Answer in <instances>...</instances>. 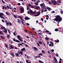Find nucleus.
Returning <instances> with one entry per match:
<instances>
[{
    "label": "nucleus",
    "mask_w": 63,
    "mask_h": 63,
    "mask_svg": "<svg viewBox=\"0 0 63 63\" xmlns=\"http://www.w3.org/2000/svg\"><path fill=\"white\" fill-rule=\"evenodd\" d=\"M18 21H17V22L18 23H19V24H21V21L19 19H17Z\"/></svg>",
    "instance_id": "11"
},
{
    "label": "nucleus",
    "mask_w": 63,
    "mask_h": 63,
    "mask_svg": "<svg viewBox=\"0 0 63 63\" xmlns=\"http://www.w3.org/2000/svg\"><path fill=\"white\" fill-rule=\"evenodd\" d=\"M51 3H52V4H53V3H54V1H53V0H51Z\"/></svg>",
    "instance_id": "38"
},
{
    "label": "nucleus",
    "mask_w": 63,
    "mask_h": 63,
    "mask_svg": "<svg viewBox=\"0 0 63 63\" xmlns=\"http://www.w3.org/2000/svg\"><path fill=\"white\" fill-rule=\"evenodd\" d=\"M62 10V11H61V14L62 15V14H63V10Z\"/></svg>",
    "instance_id": "51"
},
{
    "label": "nucleus",
    "mask_w": 63,
    "mask_h": 63,
    "mask_svg": "<svg viewBox=\"0 0 63 63\" xmlns=\"http://www.w3.org/2000/svg\"><path fill=\"white\" fill-rule=\"evenodd\" d=\"M14 48V47L13 46H11L10 49H13Z\"/></svg>",
    "instance_id": "37"
},
{
    "label": "nucleus",
    "mask_w": 63,
    "mask_h": 63,
    "mask_svg": "<svg viewBox=\"0 0 63 63\" xmlns=\"http://www.w3.org/2000/svg\"><path fill=\"white\" fill-rule=\"evenodd\" d=\"M18 16L19 18H20L21 19H22V17H21V16Z\"/></svg>",
    "instance_id": "36"
},
{
    "label": "nucleus",
    "mask_w": 63,
    "mask_h": 63,
    "mask_svg": "<svg viewBox=\"0 0 63 63\" xmlns=\"http://www.w3.org/2000/svg\"><path fill=\"white\" fill-rule=\"evenodd\" d=\"M38 61L39 62H40V63H42V61H40V60H39Z\"/></svg>",
    "instance_id": "57"
},
{
    "label": "nucleus",
    "mask_w": 63,
    "mask_h": 63,
    "mask_svg": "<svg viewBox=\"0 0 63 63\" xmlns=\"http://www.w3.org/2000/svg\"><path fill=\"white\" fill-rule=\"evenodd\" d=\"M45 40H48V39H50V38H48V37H46L45 38Z\"/></svg>",
    "instance_id": "20"
},
{
    "label": "nucleus",
    "mask_w": 63,
    "mask_h": 63,
    "mask_svg": "<svg viewBox=\"0 0 63 63\" xmlns=\"http://www.w3.org/2000/svg\"><path fill=\"white\" fill-rule=\"evenodd\" d=\"M10 35L9 34H8L7 36V37L8 38H9V37H10Z\"/></svg>",
    "instance_id": "28"
},
{
    "label": "nucleus",
    "mask_w": 63,
    "mask_h": 63,
    "mask_svg": "<svg viewBox=\"0 0 63 63\" xmlns=\"http://www.w3.org/2000/svg\"><path fill=\"white\" fill-rule=\"evenodd\" d=\"M26 25H29V24L28 23H27L26 24Z\"/></svg>",
    "instance_id": "64"
},
{
    "label": "nucleus",
    "mask_w": 63,
    "mask_h": 63,
    "mask_svg": "<svg viewBox=\"0 0 63 63\" xmlns=\"http://www.w3.org/2000/svg\"><path fill=\"white\" fill-rule=\"evenodd\" d=\"M55 13V12L54 11H53L51 12V14H54V13Z\"/></svg>",
    "instance_id": "24"
},
{
    "label": "nucleus",
    "mask_w": 63,
    "mask_h": 63,
    "mask_svg": "<svg viewBox=\"0 0 63 63\" xmlns=\"http://www.w3.org/2000/svg\"><path fill=\"white\" fill-rule=\"evenodd\" d=\"M1 21L3 22H5V21L3 20H2Z\"/></svg>",
    "instance_id": "60"
},
{
    "label": "nucleus",
    "mask_w": 63,
    "mask_h": 63,
    "mask_svg": "<svg viewBox=\"0 0 63 63\" xmlns=\"http://www.w3.org/2000/svg\"><path fill=\"white\" fill-rule=\"evenodd\" d=\"M40 6H41V7H43L44 6V3H43L42 4H40Z\"/></svg>",
    "instance_id": "23"
},
{
    "label": "nucleus",
    "mask_w": 63,
    "mask_h": 63,
    "mask_svg": "<svg viewBox=\"0 0 63 63\" xmlns=\"http://www.w3.org/2000/svg\"><path fill=\"white\" fill-rule=\"evenodd\" d=\"M35 8L36 10H39V9H40V7L38 6H36L35 7Z\"/></svg>",
    "instance_id": "7"
},
{
    "label": "nucleus",
    "mask_w": 63,
    "mask_h": 63,
    "mask_svg": "<svg viewBox=\"0 0 63 63\" xmlns=\"http://www.w3.org/2000/svg\"><path fill=\"white\" fill-rule=\"evenodd\" d=\"M13 34L14 36H16V33H15V32H14L13 33Z\"/></svg>",
    "instance_id": "50"
},
{
    "label": "nucleus",
    "mask_w": 63,
    "mask_h": 63,
    "mask_svg": "<svg viewBox=\"0 0 63 63\" xmlns=\"http://www.w3.org/2000/svg\"><path fill=\"white\" fill-rule=\"evenodd\" d=\"M5 46L6 47V48H8V45L6 44H5Z\"/></svg>",
    "instance_id": "26"
},
{
    "label": "nucleus",
    "mask_w": 63,
    "mask_h": 63,
    "mask_svg": "<svg viewBox=\"0 0 63 63\" xmlns=\"http://www.w3.org/2000/svg\"><path fill=\"white\" fill-rule=\"evenodd\" d=\"M26 63H29V62L28 61V60H26Z\"/></svg>",
    "instance_id": "44"
},
{
    "label": "nucleus",
    "mask_w": 63,
    "mask_h": 63,
    "mask_svg": "<svg viewBox=\"0 0 63 63\" xmlns=\"http://www.w3.org/2000/svg\"><path fill=\"white\" fill-rule=\"evenodd\" d=\"M0 34L1 35H2L3 34V32H2L1 31H0Z\"/></svg>",
    "instance_id": "33"
},
{
    "label": "nucleus",
    "mask_w": 63,
    "mask_h": 63,
    "mask_svg": "<svg viewBox=\"0 0 63 63\" xmlns=\"http://www.w3.org/2000/svg\"><path fill=\"white\" fill-rule=\"evenodd\" d=\"M24 19L26 20H27L28 19H30V18L28 17V16H26L25 17Z\"/></svg>",
    "instance_id": "4"
},
{
    "label": "nucleus",
    "mask_w": 63,
    "mask_h": 63,
    "mask_svg": "<svg viewBox=\"0 0 63 63\" xmlns=\"http://www.w3.org/2000/svg\"><path fill=\"white\" fill-rule=\"evenodd\" d=\"M34 16H38V15H37V14L36 15V14H35L34 15Z\"/></svg>",
    "instance_id": "49"
},
{
    "label": "nucleus",
    "mask_w": 63,
    "mask_h": 63,
    "mask_svg": "<svg viewBox=\"0 0 63 63\" xmlns=\"http://www.w3.org/2000/svg\"><path fill=\"white\" fill-rule=\"evenodd\" d=\"M25 48H22L21 49V50L22 51H25Z\"/></svg>",
    "instance_id": "14"
},
{
    "label": "nucleus",
    "mask_w": 63,
    "mask_h": 63,
    "mask_svg": "<svg viewBox=\"0 0 63 63\" xmlns=\"http://www.w3.org/2000/svg\"><path fill=\"white\" fill-rule=\"evenodd\" d=\"M56 18H54L55 21H58V22H60L62 20V18L59 15H57L55 16Z\"/></svg>",
    "instance_id": "1"
},
{
    "label": "nucleus",
    "mask_w": 63,
    "mask_h": 63,
    "mask_svg": "<svg viewBox=\"0 0 63 63\" xmlns=\"http://www.w3.org/2000/svg\"><path fill=\"white\" fill-rule=\"evenodd\" d=\"M26 38H27L28 39H29V37L28 36H26Z\"/></svg>",
    "instance_id": "62"
},
{
    "label": "nucleus",
    "mask_w": 63,
    "mask_h": 63,
    "mask_svg": "<svg viewBox=\"0 0 63 63\" xmlns=\"http://www.w3.org/2000/svg\"><path fill=\"white\" fill-rule=\"evenodd\" d=\"M46 17H48V18H49V16H48V15H47L46 16Z\"/></svg>",
    "instance_id": "41"
},
{
    "label": "nucleus",
    "mask_w": 63,
    "mask_h": 63,
    "mask_svg": "<svg viewBox=\"0 0 63 63\" xmlns=\"http://www.w3.org/2000/svg\"><path fill=\"white\" fill-rule=\"evenodd\" d=\"M6 24L7 25H9V22H7V23Z\"/></svg>",
    "instance_id": "61"
},
{
    "label": "nucleus",
    "mask_w": 63,
    "mask_h": 63,
    "mask_svg": "<svg viewBox=\"0 0 63 63\" xmlns=\"http://www.w3.org/2000/svg\"><path fill=\"white\" fill-rule=\"evenodd\" d=\"M22 54H23V52H22V51H21V55H22Z\"/></svg>",
    "instance_id": "52"
},
{
    "label": "nucleus",
    "mask_w": 63,
    "mask_h": 63,
    "mask_svg": "<svg viewBox=\"0 0 63 63\" xmlns=\"http://www.w3.org/2000/svg\"><path fill=\"white\" fill-rule=\"evenodd\" d=\"M54 61H57V59H56V58L55 57L54 58Z\"/></svg>",
    "instance_id": "31"
},
{
    "label": "nucleus",
    "mask_w": 63,
    "mask_h": 63,
    "mask_svg": "<svg viewBox=\"0 0 63 63\" xmlns=\"http://www.w3.org/2000/svg\"><path fill=\"white\" fill-rule=\"evenodd\" d=\"M21 22H22V24H23V25L24 26H25V24H24V22H23L22 21H21Z\"/></svg>",
    "instance_id": "25"
},
{
    "label": "nucleus",
    "mask_w": 63,
    "mask_h": 63,
    "mask_svg": "<svg viewBox=\"0 0 63 63\" xmlns=\"http://www.w3.org/2000/svg\"><path fill=\"white\" fill-rule=\"evenodd\" d=\"M0 38L2 39H4V37L3 36H2L1 35L0 36Z\"/></svg>",
    "instance_id": "27"
},
{
    "label": "nucleus",
    "mask_w": 63,
    "mask_h": 63,
    "mask_svg": "<svg viewBox=\"0 0 63 63\" xmlns=\"http://www.w3.org/2000/svg\"><path fill=\"white\" fill-rule=\"evenodd\" d=\"M47 45H49V41H47Z\"/></svg>",
    "instance_id": "34"
},
{
    "label": "nucleus",
    "mask_w": 63,
    "mask_h": 63,
    "mask_svg": "<svg viewBox=\"0 0 63 63\" xmlns=\"http://www.w3.org/2000/svg\"><path fill=\"white\" fill-rule=\"evenodd\" d=\"M38 43L39 44H40V45H42V42L39 41H38Z\"/></svg>",
    "instance_id": "19"
},
{
    "label": "nucleus",
    "mask_w": 63,
    "mask_h": 63,
    "mask_svg": "<svg viewBox=\"0 0 63 63\" xmlns=\"http://www.w3.org/2000/svg\"><path fill=\"white\" fill-rule=\"evenodd\" d=\"M1 28L3 29H4L5 31H3L4 32H5L6 33H7V29H5V27L2 26V27H1Z\"/></svg>",
    "instance_id": "2"
},
{
    "label": "nucleus",
    "mask_w": 63,
    "mask_h": 63,
    "mask_svg": "<svg viewBox=\"0 0 63 63\" xmlns=\"http://www.w3.org/2000/svg\"><path fill=\"white\" fill-rule=\"evenodd\" d=\"M36 13L37 14V15L38 16H39L41 14V11H39V12H36Z\"/></svg>",
    "instance_id": "6"
},
{
    "label": "nucleus",
    "mask_w": 63,
    "mask_h": 63,
    "mask_svg": "<svg viewBox=\"0 0 63 63\" xmlns=\"http://www.w3.org/2000/svg\"><path fill=\"white\" fill-rule=\"evenodd\" d=\"M59 29L57 28H56L55 30V31L56 32L58 31H59Z\"/></svg>",
    "instance_id": "15"
},
{
    "label": "nucleus",
    "mask_w": 63,
    "mask_h": 63,
    "mask_svg": "<svg viewBox=\"0 0 63 63\" xmlns=\"http://www.w3.org/2000/svg\"><path fill=\"white\" fill-rule=\"evenodd\" d=\"M2 8H2L3 10H4V8H5V6H3L2 7Z\"/></svg>",
    "instance_id": "58"
},
{
    "label": "nucleus",
    "mask_w": 63,
    "mask_h": 63,
    "mask_svg": "<svg viewBox=\"0 0 63 63\" xmlns=\"http://www.w3.org/2000/svg\"><path fill=\"white\" fill-rule=\"evenodd\" d=\"M20 10L21 12L22 13H24V11H23V9L22 8H20Z\"/></svg>",
    "instance_id": "10"
},
{
    "label": "nucleus",
    "mask_w": 63,
    "mask_h": 63,
    "mask_svg": "<svg viewBox=\"0 0 63 63\" xmlns=\"http://www.w3.org/2000/svg\"><path fill=\"white\" fill-rule=\"evenodd\" d=\"M54 2L55 3H57V1L55 0H54Z\"/></svg>",
    "instance_id": "46"
},
{
    "label": "nucleus",
    "mask_w": 63,
    "mask_h": 63,
    "mask_svg": "<svg viewBox=\"0 0 63 63\" xmlns=\"http://www.w3.org/2000/svg\"><path fill=\"white\" fill-rule=\"evenodd\" d=\"M6 15H8V16H9V13H8L7 12H6Z\"/></svg>",
    "instance_id": "30"
},
{
    "label": "nucleus",
    "mask_w": 63,
    "mask_h": 63,
    "mask_svg": "<svg viewBox=\"0 0 63 63\" xmlns=\"http://www.w3.org/2000/svg\"><path fill=\"white\" fill-rule=\"evenodd\" d=\"M8 32L9 33H10V34H11V32H10V30L8 29Z\"/></svg>",
    "instance_id": "43"
},
{
    "label": "nucleus",
    "mask_w": 63,
    "mask_h": 63,
    "mask_svg": "<svg viewBox=\"0 0 63 63\" xmlns=\"http://www.w3.org/2000/svg\"><path fill=\"white\" fill-rule=\"evenodd\" d=\"M16 42H17L18 43H20V42L18 40H16Z\"/></svg>",
    "instance_id": "29"
},
{
    "label": "nucleus",
    "mask_w": 63,
    "mask_h": 63,
    "mask_svg": "<svg viewBox=\"0 0 63 63\" xmlns=\"http://www.w3.org/2000/svg\"><path fill=\"white\" fill-rule=\"evenodd\" d=\"M37 45L39 46V47H40V44L38 43H37Z\"/></svg>",
    "instance_id": "55"
},
{
    "label": "nucleus",
    "mask_w": 63,
    "mask_h": 63,
    "mask_svg": "<svg viewBox=\"0 0 63 63\" xmlns=\"http://www.w3.org/2000/svg\"><path fill=\"white\" fill-rule=\"evenodd\" d=\"M41 21H44V19H43V18H41Z\"/></svg>",
    "instance_id": "39"
},
{
    "label": "nucleus",
    "mask_w": 63,
    "mask_h": 63,
    "mask_svg": "<svg viewBox=\"0 0 63 63\" xmlns=\"http://www.w3.org/2000/svg\"><path fill=\"white\" fill-rule=\"evenodd\" d=\"M17 37L18 40H22L21 38V36L19 35H18Z\"/></svg>",
    "instance_id": "5"
},
{
    "label": "nucleus",
    "mask_w": 63,
    "mask_h": 63,
    "mask_svg": "<svg viewBox=\"0 0 63 63\" xmlns=\"http://www.w3.org/2000/svg\"><path fill=\"white\" fill-rule=\"evenodd\" d=\"M15 55L16 56H18L19 55V54L17 53H16Z\"/></svg>",
    "instance_id": "21"
},
{
    "label": "nucleus",
    "mask_w": 63,
    "mask_h": 63,
    "mask_svg": "<svg viewBox=\"0 0 63 63\" xmlns=\"http://www.w3.org/2000/svg\"><path fill=\"white\" fill-rule=\"evenodd\" d=\"M50 43L52 44V46H53V43L52 41H50Z\"/></svg>",
    "instance_id": "17"
},
{
    "label": "nucleus",
    "mask_w": 63,
    "mask_h": 63,
    "mask_svg": "<svg viewBox=\"0 0 63 63\" xmlns=\"http://www.w3.org/2000/svg\"><path fill=\"white\" fill-rule=\"evenodd\" d=\"M42 53H40L39 54H38V55L39 56H40V55H41V56H42Z\"/></svg>",
    "instance_id": "35"
},
{
    "label": "nucleus",
    "mask_w": 63,
    "mask_h": 63,
    "mask_svg": "<svg viewBox=\"0 0 63 63\" xmlns=\"http://www.w3.org/2000/svg\"><path fill=\"white\" fill-rule=\"evenodd\" d=\"M56 4V3H55L54 2L53 3V5H55Z\"/></svg>",
    "instance_id": "56"
},
{
    "label": "nucleus",
    "mask_w": 63,
    "mask_h": 63,
    "mask_svg": "<svg viewBox=\"0 0 63 63\" xmlns=\"http://www.w3.org/2000/svg\"><path fill=\"white\" fill-rule=\"evenodd\" d=\"M9 25H12V23L10 22L9 23Z\"/></svg>",
    "instance_id": "63"
},
{
    "label": "nucleus",
    "mask_w": 63,
    "mask_h": 63,
    "mask_svg": "<svg viewBox=\"0 0 63 63\" xmlns=\"http://www.w3.org/2000/svg\"><path fill=\"white\" fill-rule=\"evenodd\" d=\"M14 17L15 18H17V16H16L15 15H14Z\"/></svg>",
    "instance_id": "32"
},
{
    "label": "nucleus",
    "mask_w": 63,
    "mask_h": 63,
    "mask_svg": "<svg viewBox=\"0 0 63 63\" xmlns=\"http://www.w3.org/2000/svg\"><path fill=\"white\" fill-rule=\"evenodd\" d=\"M0 17H1V18H3V17H3L2 16H0Z\"/></svg>",
    "instance_id": "48"
},
{
    "label": "nucleus",
    "mask_w": 63,
    "mask_h": 63,
    "mask_svg": "<svg viewBox=\"0 0 63 63\" xmlns=\"http://www.w3.org/2000/svg\"><path fill=\"white\" fill-rule=\"evenodd\" d=\"M4 14L3 13H0V16H4Z\"/></svg>",
    "instance_id": "16"
},
{
    "label": "nucleus",
    "mask_w": 63,
    "mask_h": 63,
    "mask_svg": "<svg viewBox=\"0 0 63 63\" xmlns=\"http://www.w3.org/2000/svg\"><path fill=\"white\" fill-rule=\"evenodd\" d=\"M34 50H36V51H37L38 50V48L36 47H34Z\"/></svg>",
    "instance_id": "13"
},
{
    "label": "nucleus",
    "mask_w": 63,
    "mask_h": 63,
    "mask_svg": "<svg viewBox=\"0 0 63 63\" xmlns=\"http://www.w3.org/2000/svg\"><path fill=\"white\" fill-rule=\"evenodd\" d=\"M42 53H43V54H45V51L44 50H42Z\"/></svg>",
    "instance_id": "18"
},
{
    "label": "nucleus",
    "mask_w": 63,
    "mask_h": 63,
    "mask_svg": "<svg viewBox=\"0 0 63 63\" xmlns=\"http://www.w3.org/2000/svg\"><path fill=\"white\" fill-rule=\"evenodd\" d=\"M1 1L3 3H4V4H5V2H4V1H3V0H1Z\"/></svg>",
    "instance_id": "47"
},
{
    "label": "nucleus",
    "mask_w": 63,
    "mask_h": 63,
    "mask_svg": "<svg viewBox=\"0 0 63 63\" xmlns=\"http://www.w3.org/2000/svg\"><path fill=\"white\" fill-rule=\"evenodd\" d=\"M30 15H32V14H36V13H35V12H33V11H32V10H30Z\"/></svg>",
    "instance_id": "3"
},
{
    "label": "nucleus",
    "mask_w": 63,
    "mask_h": 63,
    "mask_svg": "<svg viewBox=\"0 0 63 63\" xmlns=\"http://www.w3.org/2000/svg\"><path fill=\"white\" fill-rule=\"evenodd\" d=\"M46 33H49V31L48 30H47L45 31Z\"/></svg>",
    "instance_id": "40"
},
{
    "label": "nucleus",
    "mask_w": 63,
    "mask_h": 63,
    "mask_svg": "<svg viewBox=\"0 0 63 63\" xmlns=\"http://www.w3.org/2000/svg\"><path fill=\"white\" fill-rule=\"evenodd\" d=\"M24 31H25V32H26L27 33V30L25 29L24 30Z\"/></svg>",
    "instance_id": "45"
},
{
    "label": "nucleus",
    "mask_w": 63,
    "mask_h": 63,
    "mask_svg": "<svg viewBox=\"0 0 63 63\" xmlns=\"http://www.w3.org/2000/svg\"><path fill=\"white\" fill-rule=\"evenodd\" d=\"M10 54L11 55H12V56H13V57H14V56H15V55L14 54V52H11L10 53Z\"/></svg>",
    "instance_id": "8"
},
{
    "label": "nucleus",
    "mask_w": 63,
    "mask_h": 63,
    "mask_svg": "<svg viewBox=\"0 0 63 63\" xmlns=\"http://www.w3.org/2000/svg\"><path fill=\"white\" fill-rule=\"evenodd\" d=\"M35 5H38V3H35Z\"/></svg>",
    "instance_id": "53"
},
{
    "label": "nucleus",
    "mask_w": 63,
    "mask_h": 63,
    "mask_svg": "<svg viewBox=\"0 0 63 63\" xmlns=\"http://www.w3.org/2000/svg\"><path fill=\"white\" fill-rule=\"evenodd\" d=\"M47 10H48L49 11H51V8H50V7H47Z\"/></svg>",
    "instance_id": "9"
},
{
    "label": "nucleus",
    "mask_w": 63,
    "mask_h": 63,
    "mask_svg": "<svg viewBox=\"0 0 63 63\" xmlns=\"http://www.w3.org/2000/svg\"><path fill=\"white\" fill-rule=\"evenodd\" d=\"M37 3H39V2H40V1L39 0H37Z\"/></svg>",
    "instance_id": "42"
},
{
    "label": "nucleus",
    "mask_w": 63,
    "mask_h": 63,
    "mask_svg": "<svg viewBox=\"0 0 63 63\" xmlns=\"http://www.w3.org/2000/svg\"><path fill=\"white\" fill-rule=\"evenodd\" d=\"M31 8H34V6H31Z\"/></svg>",
    "instance_id": "54"
},
{
    "label": "nucleus",
    "mask_w": 63,
    "mask_h": 63,
    "mask_svg": "<svg viewBox=\"0 0 63 63\" xmlns=\"http://www.w3.org/2000/svg\"><path fill=\"white\" fill-rule=\"evenodd\" d=\"M27 13L28 14H30V11H28L27 12Z\"/></svg>",
    "instance_id": "59"
},
{
    "label": "nucleus",
    "mask_w": 63,
    "mask_h": 63,
    "mask_svg": "<svg viewBox=\"0 0 63 63\" xmlns=\"http://www.w3.org/2000/svg\"><path fill=\"white\" fill-rule=\"evenodd\" d=\"M45 7H46V6L45 5H44L42 6V7H41V8H42L43 10H44L45 9Z\"/></svg>",
    "instance_id": "12"
},
{
    "label": "nucleus",
    "mask_w": 63,
    "mask_h": 63,
    "mask_svg": "<svg viewBox=\"0 0 63 63\" xmlns=\"http://www.w3.org/2000/svg\"><path fill=\"white\" fill-rule=\"evenodd\" d=\"M55 42H57V43H59V40H55Z\"/></svg>",
    "instance_id": "22"
}]
</instances>
